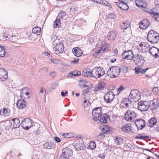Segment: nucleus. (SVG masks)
Returning a JSON list of instances; mask_svg holds the SVG:
<instances>
[{
	"mask_svg": "<svg viewBox=\"0 0 159 159\" xmlns=\"http://www.w3.org/2000/svg\"><path fill=\"white\" fill-rule=\"evenodd\" d=\"M137 128L138 129H143L145 126L146 123L144 120L139 119L135 121Z\"/></svg>",
	"mask_w": 159,
	"mask_h": 159,
	"instance_id": "nucleus-17",
	"label": "nucleus"
},
{
	"mask_svg": "<svg viewBox=\"0 0 159 159\" xmlns=\"http://www.w3.org/2000/svg\"><path fill=\"white\" fill-rule=\"evenodd\" d=\"M92 70L91 71L89 69H85L82 72V75L83 76L87 77H93Z\"/></svg>",
	"mask_w": 159,
	"mask_h": 159,
	"instance_id": "nucleus-31",
	"label": "nucleus"
},
{
	"mask_svg": "<svg viewBox=\"0 0 159 159\" xmlns=\"http://www.w3.org/2000/svg\"><path fill=\"white\" fill-rule=\"evenodd\" d=\"M41 29L40 28L37 27L34 28L32 29V32L33 33L37 34V35H39L40 33Z\"/></svg>",
	"mask_w": 159,
	"mask_h": 159,
	"instance_id": "nucleus-38",
	"label": "nucleus"
},
{
	"mask_svg": "<svg viewBox=\"0 0 159 159\" xmlns=\"http://www.w3.org/2000/svg\"><path fill=\"white\" fill-rule=\"evenodd\" d=\"M32 120L29 118L24 119L22 121L21 125L23 129H29L32 126Z\"/></svg>",
	"mask_w": 159,
	"mask_h": 159,
	"instance_id": "nucleus-9",
	"label": "nucleus"
},
{
	"mask_svg": "<svg viewBox=\"0 0 159 159\" xmlns=\"http://www.w3.org/2000/svg\"><path fill=\"white\" fill-rule=\"evenodd\" d=\"M7 72L4 69L0 68V79L4 81L7 78Z\"/></svg>",
	"mask_w": 159,
	"mask_h": 159,
	"instance_id": "nucleus-22",
	"label": "nucleus"
},
{
	"mask_svg": "<svg viewBox=\"0 0 159 159\" xmlns=\"http://www.w3.org/2000/svg\"><path fill=\"white\" fill-rule=\"evenodd\" d=\"M59 24H60V20L57 18L54 22V26L55 28H57L59 27Z\"/></svg>",
	"mask_w": 159,
	"mask_h": 159,
	"instance_id": "nucleus-46",
	"label": "nucleus"
},
{
	"mask_svg": "<svg viewBox=\"0 0 159 159\" xmlns=\"http://www.w3.org/2000/svg\"><path fill=\"white\" fill-rule=\"evenodd\" d=\"M147 38L151 43H156L159 40V34L155 31L151 30L148 32Z\"/></svg>",
	"mask_w": 159,
	"mask_h": 159,
	"instance_id": "nucleus-1",
	"label": "nucleus"
},
{
	"mask_svg": "<svg viewBox=\"0 0 159 159\" xmlns=\"http://www.w3.org/2000/svg\"><path fill=\"white\" fill-rule=\"evenodd\" d=\"M139 28L143 30H146L150 25L149 21L145 19L140 21L139 23Z\"/></svg>",
	"mask_w": 159,
	"mask_h": 159,
	"instance_id": "nucleus-16",
	"label": "nucleus"
},
{
	"mask_svg": "<svg viewBox=\"0 0 159 159\" xmlns=\"http://www.w3.org/2000/svg\"><path fill=\"white\" fill-rule=\"evenodd\" d=\"M149 52L152 55H154L155 58L159 57V49L152 46L149 49Z\"/></svg>",
	"mask_w": 159,
	"mask_h": 159,
	"instance_id": "nucleus-18",
	"label": "nucleus"
},
{
	"mask_svg": "<svg viewBox=\"0 0 159 159\" xmlns=\"http://www.w3.org/2000/svg\"><path fill=\"white\" fill-rule=\"evenodd\" d=\"M100 129L103 133L107 134L110 133L112 131V129L107 125L101 126Z\"/></svg>",
	"mask_w": 159,
	"mask_h": 159,
	"instance_id": "nucleus-20",
	"label": "nucleus"
},
{
	"mask_svg": "<svg viewBox=\"0 0 159 159\" xmlns=\"http://www.w3.org/2000/svg\"><path fill=\"white\" fill-rule=\"evenodd\" d=\"M123 139L121 137L116 138V143L117 145H120L123 143Z\"/></svg>",
	"mask_w": 159,
	"mask_h": 159,
	"instance_id": "nucleus-42",
	"label": "nucleus"
},
{
	"mask_svg": "<svg viewBox=\"0 0 159 159\" xmlns=\"http://www.w3.org/2000/svg\"><path fill=\"white\" fill-rule=\"evenodd\" d=\"M116 36V32L114 31H111L107 35V38L110 40H114Z\"/></svg>",
	"mask_w": 159,
	"mask_h": 159,
	"instance_id": "nucleus-35",
	"label": "nucleus"
},
{
	"mask_svg": "<svg viewBox=\"0 0 159 159\" xmlns=\"http://www.w3.org/2000/svg\"><path fill=\"white\" fill-rule=\"evenodd\" d=\"M80 87L82 88H84L85 87L87 86L86 85L87 83V81L85 80H80Z\"/></svg>",
	"mask_w": 159,
	"mask_h": 159,
	"instance_id": "nucleus-41",
	"label": "nucleus"
},
{
	"mask_svg": "<svg viewBox=\"0 0 159 159\" xmlns=\"http://www.w3.org/2000/svg\"><path fill=\"white\" fill-rule=\"evenodd\" d=\"M133 61L134 63L138 65L141 66L144 62V58L143 56L138 54L133 58Z\"/></svg>",
	"mask_w": 159,
	"mask_h": 159,
	"instance_id": "nucleus-14",
	"label": "nucleus"
},
{
	"mask_svg": "<svg viewBox=\"0 0 159 159\" xmlns=\"http://www.w3.org/2000/svg\"><path fill=\"white\" fill-rule=\"evenodd\" d=\"M78 60H79V59H77L76 60H75L74 61H71V63H73L75 64H77L78 63Z\"/></svg>",
	"mask_w": 159,
	"mask_h": 159,
	"instance_id": "nucleus-62",
	"label": "nucleus"
},
{
	"mask_svg": "<svg viewBox=\"0 0 159 159\" xmlns=\"http://www.w3.org/2000/svg\"><path fill=\"white\" fill-rule=\"evenodd\" d=\"M10 114V110L9 109L4 108L0 110V115L5 116H8Z\"/></svg>",
	"mask_w": 159,
	"mask_h": 159,
	"instance_id": "nucleus-34",
	"label": "nucleus"
},
{
	"mask_svg": "<svg viewBox=\"0 0 159 159\" xmlns=\"http://www.w3.org/2000/svg\"><path fill=\"white\" fill-rule=\"evenodd\" d=\"M136 116V114L134 111L128 110L125 113V118L126 120L131 121L134 120Z\"/></svg>",
	"mask_w": 159,
	"mask_h": 159,
	"instance_id": "nucleus-10",
	"label": "nucleus"
},
{
	"mask_svg": "<svg viewBox=\"0 0 159 159\" xmlns=\"http://www.w3.org/2000/svg\"><path fill=\"white\" fill-rule=\"evenodd\" d=\"M107 44H105L104 45H102V47L99 49L97 51V53H102L103 52L105 51L106 49V45Z\"/></svg>",
	"mask_w": 159,
	"mask_h": 159,
	"instance_id": "nucleus-39",
	"label": "nucleus"
},
{
	"mask_svg": "<svg viewBox=\"0 0 159 159\" xmlns=\"http://www.w3.org/2000/svg\"><path fill=\"white\" fill-rule=\"evenodd\" d=\"M56 75V73L55 71H52L49 74V75L51 76L54 77Z\"/></svg>",
	"mask_w": 159,
	"mask_h": 159,
	"instance_id": "nucleus-61",
	"label": "nucleus"
},
{
	"mask_svg": "<svg viewBox=\"0 0 159 159\" xmlns=\"http://www.w3.org/2000/svg\"><path fill=\"white\" fill-rule=\"evenodd\" d=\"M90 89V88H88L86 89H84L83 91V94L85 96L86 94L87 93L89 92Z\"/></svg>",
	"mask_w": 159,
	"mask_h": 159,
	"instance_id": "nucleus-56",
	"label": "nucleus"
},
{
	"mask_svg": "<svg viewBox=\"0 0 159 159\" xmlns=\"http://www.w3.org/2000/svg\"><path fill=\"white\" fill-rule=\"evenodd\" d=\"M59 85L58 82H55L52 84L51 86V88L52 89H55Z\"/></svg>",
	"mask_w": 159,
	"mask_h": 159,
	"instance_id": "nucleus-52",
	"label": "nucleus"
},
{
	"mask_svg": "<svg viewBox=\"0 0 159 159\" xmlns=\"http://www.w3.org/2000/svg\"><path fill=\"white\" fill-rule=\"evenodd\" d=\"M130 23L127 21L121 23L120 25V28L121 29L125 30L130 26Z\"/></svg>",
	"mask_w": 159,
	"mask_h": 159,
	"instance_id": "nucleus-36",
	"label": "nucleus"
},
{
	"mask_svg": "<svg viewBox=\"0 0 159 159\" xmlns=\"http://www.w3.org/2000/svg\"><path fill=\"white\" fill-rule=\"evenodd\" d=\"M99 4L103 5L105 6H107L108 3L105 0H101L100 1Z\"/></svg>",
	"mask_w": 159,
	"mask_h": 159,
	"instance_id": "nucleus-54",
	"label": "nucleus"
},
{
	"mask_svg": "<svg viewBox=\"0 0 159 159\" xmlns=\"http://www.w3.org/2000/svg\"><path fill=\"white\" fill-rule=\"evenodd\" d=\"M120 73V66H112L108 70L107 75L111 78H114L117 77Z\"/></svg>",
	"mask_w": 159,
	"mask_h": 159,
	"instance_id": "nucleus-2",
	"label": "nucleus"
},
{
	"mask_svg": "<svg viewBox=\"0 0 159 159\" xmlns=\"http://www.w3.org/2000/svg\"><path fill=\"white\" fill-rule=\"evenodd\" d=\"M30 93L29 92H26L25 93V96L24 97H21L22 99H27L29 97V95H30Z\"/></svg>",
	"mask_w": 159,
	"mask_h": 159,
	"instance_id": "nucleus-55",
	"label": "nucleus"
},
{
	"mask_svg": "<svg viewBox=\"0 0 159 159\" xmlns=\"http://www.w3.org/2000/svg\"><path fill=\"white\" fill-rule=\"evenodd\" d=\"M149 102V107L151 110L156 109L159 107V98H155Z\"/></svg>",
	"mask_w": 159,
	"mask_h": 159,
	"instance_id": "nucleus-15",
	"label": "nucleus"
},
{
	"mask_svg": "<svg viewBox=\"0 0 159 159\" xmlns=\"http://www.w3.org/2000/svg\"><path fill=\"white\" fill-rule=\"evenodd\" d=\"M149 138V136H141L140 134L136 136V138L138 139H145L148 138Z\"/></svg>",
	"mask_w": 159,
	"mask_h": 159,
	"instance_id": "nucleus-48",
	"label": "nucleus"
},
{
	"mask_svg": "<svg viewBox=\"0 0 159 159\" xmlns=\"http://www.w3.org/2000/svg\"><path fill=\"white\" fill-rule=\"evenodd\" d=\"M73 145L74 148L76 151H80L83 150L84 145L80 142L79 140H77L75 142Z\"/></svg>",
	"mask_w": 159,
	"mask_h": 159,
	"instance_id": "nucleus-21",
	"label": "nucleus"
},
{
	"mask_svg": "<svg viewBox=\"0 0 159 159\" xmlns=\"http://www.w3.org/2000/svg\"><path fill=\"white\" fill-rule=\"evenodd\" d=\"M123 58L128 60H131L134 57V54L132 50H128L124 51L122 54Z\"/></svg>",
	"mask_w": 159,
	"mask_h": 159,
	"instance_id": "nucleus-11",
	"label": "nucleus"
},
{
	"mask_svg": "<svg viewBox=\"0 0 159 159\" xmlns=\"http://www.w3.org/2000/svg\"><path fill=\"white\" fill-rule=\"evenodd\" d=\"M135 3L137 6L141 8H145L147 6L144 0H136Z\"/></svg>",
	"mask_w": 159,
	"mask_h": 159,
	"instance_id": "nucleus-25",
	"label": "nucleus"
},
{
	"mask_svg": "<svg viewBox=\"0 0 159 159\" xmlns=\"http://www.w3.org/2000/svg\"><path fill=\"white\" fill-rule=\"evenodd\" d=\"M54 139L57 143H59L61 141L60 139L57 137H54Z\"/></svg>",
	"mask_w": 159,
	"mask_h": 159,
	"instance_id": "nucleus-60",
	"label": "nucleus"
},
{
	"mask_svg": "<svg viewBox=\"0 0 159 159\" xmlns=\"http://www.w3.org/2000/svg\"><path fill=\"white\" fill-rule=\"evenodd\" d=\"M102 109L101 107H98L94 109L92 112V114L94 116L93 119L96 120H99V117L102 115Z\"/></svg>",
	"mask_w": 159,
	"mask_h": 159,
	"instance_id": "nucleus-12",
	"label": "nucleus"
},
{
	"mask_svg": "<svg viewBox=\"0 0 159 159\" xmlns=\"http://www.w3.org/2000/svg\"><path fill=\"white\" fill-rule=\"evenodd\" d=\"M96 147L95 142L93 141H91L89 143V145L88 147V149L93 150Z\"/></svg>",
	"mask_w": 159,
	"mask_h": 159,
	"instance_id": "nucleus-40",
	"label": "nucleus"
},
{
	"mask_svg": "<svg viewBox=\"0 0 159 159\" xmlns=\"http://www.w3.org/2000/svg\"><path fill=\"white\" fill-rule=\"evenodd\" d=\"M149 69V68L143 69V67L136 66L135 68V73L136 74H144Z\"/></svg>",
	"mask_w": 159,
	"mask_h": 159,
	"instance_id": "nucleus-24",
	"label": "nucleus"
},
{
	"mask_svg": "<svg viewBox=\"0 0 159 159\" xmlns=\"http://www.w3.org/2000/svg\"><path fill=\"white\" fill-rule=\"evenodd\" d=\"M150 107L149 102L147 101H141L138 104V109L141 111H147Z\"/></svg>",
	"mask_w": 159,
	"mask_h": 159,
	"instance_id": "nucleus-7",
	"label": "nucleus"
},
{
	"mask_svg": "<svg viewBox=\"0 0 159 159\" xmlns=\"http://www.w3.org/2000/svg\"><path fill=\"white\" fill-rule=\"evenodd\" d=\"M58 41V39L55 40L53 43V45H55V46L53 48V50L56 54H58L63 52L64 51V46L62 43L60 42L57 44V42Z\"/></svg>",
	"mask_w": 159,
	"mask_h": 159,
	"instance_id": "nucleus-4",
	"label": "nucleus"
},
{
	"mask_svg": "<svg viewBox=\"0 0 159 159\" xmlns=\"http://www.w3.org/2000/svg\"><path fill=\"white\" fill-rule=\"evenodd\" d=\"M157 122L156 118L155 117H152L148 120L147 125L148 126L152 127L155 125Z\"/></svg>",
	"mask_w": 159,
	"mask_h": 159,
	"instance_id": "nucleus-33",
	"label": "nucleus"
},
{
	"mask_svg": "<svg viewBox=\"0 0 159 159\" xmlns=\"http://www.w3.org/2000/svg\"><path fill=\"white\" fill-rule=\"evenodd\" d=\"M16 105L20 109H22L25 108L27 106L26 102L23 99L19 100L17 102Z\"/></svg>",
	"mask_w": 159,
	"mask_h": 159,
	"instance_id": "nucleus-23",
	"label": "nucleus"
},
{
	"mask_svg": "<svg viewBox=\"0 0 159 159\" xmlns=\"http://www.w3.org/2000/svg\"><path fill=\"white\" fill-rule=\"evenodd\" d=\"M61 155L60 157L61 159H67L71 157L72 154L71 149L70 148H66L62 150Z\"/></svg>",
	"mask_w": 159,
	"mask_h": 159,
	"instance_id": "nucleus-6",
	"label": "nucleus"
},
{
	"mask_svg": "<svg viewBox=\"0 0 159 159\" xmlns=\"http://www.w3.org/2000/svg\"><path fill=\"white\" fill-rule=\"evenodd\" d=\"M140 98V94L137 90L131 91L128 100H130L132 102L138 101Z\"/></svg>",
	"mask_w": 159,
	"mask_h": 159,
	"instance_id": "nucleus-5",
	"label": "nucleus"
},
{
	"mask_svg": "<svg viewBox=\"0 0 159 159\" xmlns=\"http://www.w3.org/2000/svg\"><path fill=\"white\" fill-rule=\"evenodd\" d=\"M28 88H27L25 87L22 88L20 91V97H24L25 96V93L27 92Z\"/></svg>",
	"mask_w": 159,
	"mask_h": 159,
	"instance_id": "nucleus-43",
	"label": "nucleus"
},
{
	"mask_svg": "<svg viewBox=\"0 0 159 159\" xmlns=\"http://www.w3.org/2000/svg\"><path fill=\"white\" fill-rule=\"evenodd\" d=\"M125 89V87L122 85H121L117 90V93L118 94L120 93L122 91L124 90Z\"/></svg>",
	"mask_w": 159,
	"mask_h": 159,
	"instance_id": "nucleus-49",
	"label": "nucleus"
},
{
	"mask_svg": "<svg viewBox=\"0 0 159 159\" xmlns=\"http://www.w3.org/2000/svg\"><path fill=\"white\" fill-rule=\"evenodd\" d=\"M146 11L149 13L151 14V16L154 18L156 21L159 22V12H157L154 11L152 9L149 10V11Z\"/></svg>",
	"mask_w": 159,
	"mask_h": 159,
	"instance_id": "nucleus-26",
	"label": "nucleus"
},
{
	"mask_svg": "<svg viewBox=\"0 0 159 159\" xmlns=\"http://www.w3.org/2000/svg\"><path fill=\"white\" fill-rule=\"evenodd\" d=\"M139 46L141 47L143 49V48L144 47L145 48V47H146L147 49H148V47H149L148 44H146L144 43H140L139 44Z\"/></svg>",
	"mask_w": 159,
	"mask_h": 159,
	"instance_id": "nucleus-51",
	"label": "nucleus"
},
{
	"mask_svg": "<svg viewBox=\"0 0 159 159\" xmlns=\"http://www.w3.org/2000/svg\"><path fill=\"white\" fill-rule=\"evenodd\" d=\"M72 52L77 57H80L82 54V51L79 47H76L73 48Z\"/></svg>",
	"mask_w": 159,
	"mask_h": 159,
	"instance_id": "nucleus-28",
	"label": "nucleus"
},
{
	"mask_svg": "<svg viewBox=\"0 0 159 159\" xmlns=\"http://www.w3.org/2000/svg\"><path fill=\"white\" fill-rule=\"evenodd\" d=\"M66 15V13L65 11H61L58 14L57 18L62 19Z\"/></svg>",
	"mask_w": 159,
	"mask_h": 159,
	"instance_id": "nucleus-44",
	"label": "nucleus"
},
{
	"mask_svg": "<svg viewBox=\"0 0 159 159\" xmlns=\"http://www.w3.org/2000/svg\"><path fill=\"white\" fill-rule=\"evenodd\" d=\"M43 146L45 148L48 149L52 148L54 146V143L51 140L46 141L43 144Z\"/></svg>",
	"mask_w": 159,
	"mask_h": 159,
	"instance_id": "nucleus-27",
	"label": "nucleus"
},
{
	"mask_svg": "<svg viewBox=\"0 0 159 159\" xmlns=\"http://www.w3.org/2000/svg\"><path fill=\"white\" fill-rule=\"evenodd\" d=\"M13 123L12 122L11 124L13 125V127L14 128H16L19 127L21 123L20 124L19 119L17 118H13L12 120Z\"/></svg>",
	"mask_w": 159,
	"mask_h": 159,
	"instance_id": "nucleus-29",
	"label": "nucleus"
},
{
	"mask_svg": "<svg viewBox=\"0 0 159 159\" xmlns=\"http://www.w3.org/2000/svg\"><path fill=\"white\" fill-rule=\"evenodd\" d=\"M68 134L67 133H64L62 134L61 135L64 138H68L69 137L68 136Z\"/></svg>",
	"mask_w": 159,
	"mask_h": 159,
	"instance_id": "nucleus-59",
	"label": "nucleus"
},
{
	"mask_svg": "<svg viewBox=\"0 0 159 159\" xmlns=\"http://www.w3.org/2000/svg\"><path fill=\"white\" fill-rule=\"evenodd\" d=\"M128 98L125 99V102H124L121 104L122 106L125 108H127L129 106H131V104L133 102L131 101L130 100H127Z\"/></svg>",
	"mask_w": 159,
	"mask_h": 159,
	"instance_id": "nucleus-37",
	"label": "nucleus"
},
{
	"mask_svg": "<svg viewBox=\"0 0 159 159\" xmlns=\"http://www.w3.org/2000/svg\"><path fill=\"white\" fill-rule=\"evenodd\" d=\"M105 85V83L103 81L99 82L98 86L95 87L94 91H97L99 90H102L104 88Z\"/></svg>",
	"mask_w": 159,
	"mask_h": 159,
	"instance_id": "nucleus-32",
	"label": "nucleus"
},
{
	"mask_svg": "<svg viewBox=\"0 0 159 159\" xmlns=\"http://www.w3.org/2000/svg\"><path fill=\"white\" fill-rule=\"evenodd\" d=\"M121 129L122 131L125 133H133V130L132 129V126L130 124H126L123 126Z\"/></svg>",
	"mask_w": 159,
	"mask_h": 159,
	"instance_id": "nucleus-19",
	"label": "nucleus"
},
{
	"mask_svg": "<svg viewBox=\"0 0 159 159\" xmlns=\"http://www.w3.org/2000/svg\"><path fill=\"white\" fill-rule=\"evenodd\" d=\"M109 118V115L107 114H103L100 116L99 120L102 123H106Z\"/></svg>",
	"mask_w": 159,
	"mask_h": 159,
	"instance_id": "nucleus-30",
	"label": "nucleus"
},
{
	"mask_svg": "<svg viewBox=\"0 0 159 159\" xmlns=\"http://www.w3.org/2000/svg\"><path fill=\"white\" fill-rule=\"evenodd\" d=\"M152 91L154 94L159 95V87H157L154 88Z\"/></svg>",
	"mask_w": 159,
	"mask_h": 159,
	"instance_id": "nucleus-47",
	"label": "nucleus"
},
{
	"mask_svg": "<svg viewBox=\"0 0 159 159\" xmlns=\"http://www.w3.org/2000/svg\"><path fill=\"white\" fill-rule=\"evenodd\" d=\"M154 3L156 5L159 7V0H155Z\"/></svg>",
	"mask_w": 159,
	"mask_h": 159,
	"instance_id": "nucleus-63",
	"label": "nucleus"
},
{
	"mask_svg": "<svg viewBox=\"0 0 159 159\" xmlns=\"http://www.w3.org/2000/svg\"><path fill=\"white\" fill-rule=\"evenodd\" d=\"M51 62L54 64H57L59 63L60 61L56 58L52 59L51 60Z\"/></svg>",
	"mask_w": 159,
	"mask_h": 159,
	"instance_id": "nucleus-53",
	"label": "nucleus"
},
{
	"mask_svg": "<svg viewBox=\"0 0 159 159\" xmlns=\"http://www.w3.org/2000/svg\"><path fill=\"white\" fill-rule=\"evenodd\" d=\"M5 51L4 48L0 52V57H4L5 55Z\"/></svg>",
	"mask_w": 159,
	"mask_h": 159,
	"instance_id": "nucleus-57",
	"label": "nucleus"
},
{
	"mask_svg": "<svg viewBox=\"0 0 159 159\" xmlns=\"http://www.w3.org/2000/svg\"><path fill=\"white\" fill-rule=\"evenodd\" d=\"M76 74H73L71 73H69L68 74L67 76L68 77H69L71 76V75L75 76L77 75H81V72L80 71H76Z\"/></svg>",
	"mask_w": 159,
	"mask_h": 159,
	"instance_id": "nucleus-50",
	"label": "nucleus"
},
{
	"mask_svg": "<svg viewBox=\"0 0 159 159\" xmlns=\"http://www.w3.org/2000/svg\"><path fill=\"white\" fill-rule=\"evenodd\" d=\"M108 16L109 18L111 19H114L116 17V15L114 13H113L109 14Z\"/></svg>",
	"mask_w": 159,
	"mask_h": 159,
	"instance_id": "nucleus-58",
	"label": "nucleus"
},
{
	"mask_svg": "<svg viewBox=\"0 0 159 159\" xmlns=\"http://www.w3.org/2000/svg\"><path fill=\"white\" fill-rule=\"evenodd\" d=\"M34 132L35 134H37V135L39 134L40 133V131L38 129H37L35 130L34 131Z\"/></svg>",
	"mask_w": 159,
	"mask_h": 159,
	"instance_id": "nucleus-64",
	"label": "nucleus"
},
{
	"mask_svg": "<svg viewBox=\"0 0 159 159\" xmlns=\"http://www.w3.org/2000/svg\"><path fill=\"white\" fill-rule=\"evenodd\" d=\"M92 72L93 77L96 79L101 77L105 74L104 70L100 66L94 67L92 70Z\"/></svg>",
	"mask_w": 159,
	"mask_h": 159,
	"instance_id": "nucleus-3",
	"label": "nucleus"
},
{
	"mask_svg": "<svg viewBox=\"0 0 159 159\" xmlns=\"http://www.w3.org/2000/svg\"><path fill=\"white\" fill-rule=\"evenodd\" d=\"M129 68L127 67L122 66L120 68V72L125 73L128 72Z\"/></svg>",
	"mask_w": 159,
	"mask_h": 159,
	"instance_id": "nucleus-45",
	"label": "nucleus"
},
{
	"mask_svg": "<svg viewBox=\"0 0 159 159\" xmlns=\"http://www.w3.org/2000/svg\"><path fill=\"white\" fill-rule=\"evenodd\" d=\"M119 2H116V5L121 9L127 11L129 9L128 5V0H118Z\"/></svg>",
	"mask_w": 159,
	"mask_h": 159,
	"instance_id": "nucleus-8",
	"label": "nucleus"
},
{
	"mask_svg": "<svg viewBox=\"0 0 159 159\" xmlns=\"http://www.w3.org/2000/svg\"><path fill=\"white\" fill-rule=\"evenodd\" d=\"M115 95L111 91H109L105 93L104 99L107 103H111L114 99Z\"/></svg>",
	"mask_w": 159,
	"mask_h": 159,
	"instance_id": "nucleus-13",
	"label": "nucleus"
}]
</instances>
